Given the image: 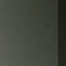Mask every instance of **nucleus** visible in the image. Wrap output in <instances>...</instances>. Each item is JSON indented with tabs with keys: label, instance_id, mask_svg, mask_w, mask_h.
<instances>
[{
	"label": "nucleus",
	"instance_id": "nucleus-1",
	"mask_svg": "<svg viewBox=\"0 0 66 66\" xmlns=\"http://www.w3.org/2000/svg\"><path fill=\"white\" fill-rule=\"evenodd\" d=\"M55 61V60H52L53 63H54Z\"/></svg>",
	"mask_w": 66,
	"mask_h": 66
},
{
	"label": "nucleus",
	"instance_id": "nucleus-3",
	"mask_svg": "<svg viewBox=\"0 0 66 66\" xmlns=\"http://www.w3.org/2000/svg\"><path fill=\"white\" fill-rule=\"evenodd\" d=\"M57 66H58V65H57Z\"/></svg>",
	"mask_w": 66,
	"mask_h": 66
},
{
	"label": "nucleus",
	"instance_id": "nucleus-2",
	"mask_svg": "<svg viewBox=\"0 0 66 66\" xmlns=\"http://www.w3.org/2000/svg\"><path fill=\"white\" fill-rule=\"evenodd\" d=\"M51 59V58H50V60Z\"/></svg>",
	"mask_w": 66,
	"mask_h": 66
}]
</instances>
